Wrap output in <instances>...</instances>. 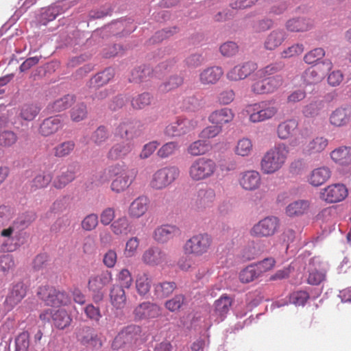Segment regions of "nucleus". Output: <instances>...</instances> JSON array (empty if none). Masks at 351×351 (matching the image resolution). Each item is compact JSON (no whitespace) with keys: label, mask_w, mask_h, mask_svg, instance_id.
Wrapping results in <instances>:
<instances>
[{"label":"nucleus","mask_w":351,"mask_h":351,"mask_svg":"<svg viewBox=\"0 0 351 351\" xmlns=\"http://www.w3.org/2000/svg\"><path fill=\"white\" fill-rule=\"evenodd\" d=\"M179 176L180 170L177 167L169 166L159 169L153 174L150 186L156 190L163 189L172 184Z\"/></svg>","instance_id":"nucleus-7"},{"label":"nucleus","mask_w":351,"mask_h":351,"mask_svg":"<svg viewBox=\"0 0 351 351\" xmlns=\"http://www.w3.org/2000/svg\"><path fill=\"white\" fill-rule=\"evenodd\" d=\"M152 70L149 66H143L134 69L131 73L130 81L132 82L139 83L146 80L150 76Z\"/></svg>","instance_id":"nucleus-46"},{"label":"nucleus","mask_w":351,"mask_h":351,"mask_svg":"<svg viewBox=\"0 0 351 351\" xmlns=\"http://www.w3.org/2000/svg\"><path fill=\"white\" fill-rule=\"evenodd\" d=\"M309 208L306 200H298L290 203L286 208V214L289 217L300 216L304 214Z\"/></svg>","instance_id":"nucleus-39"},{"label":"nucleus","mask_w":351,"mask_h":351,"mask_svg":"<svg viewBox=\"0 0 351 351\" xmlns=\"http://www.w3.org/2000/svg\"><path fill=\"white\" fill-rule=\"evenodd\" d=\"M178 149L179 145L177 142H168L158 150L157 155L160 158H166L173 155Z\"/></svg>","instance_id":"nucleus-53"},{"label":"nucleus","mask_w":351,"mask_h":351,"mask_svg":"<svg viewBox=\"0 0 351 351\" xmlns=\"http://www.w3.org/2000/svg\"><path fill=\"white\" fill-rule=\"evenodd\" d=\"M276 261L274 258L269 257L263 259L258 262L255 265H253L256 271L258 276L260 277L264 273L267 272L272 269L275 266Z\"/></svg>","instance_id":"nucleus-54"},{"label":"nucleus","mask_w":351,"mask_h":351,"mask_svg":"<svg viewBox=\"0 0 351 351\" xmlns=\"http://www.w3.org/2000/svg\"><path fill=\"white\" fill-rule=\"evenodd\" d=\"M333 64L330 60H325L321 65L310 67L303 75L305 82L308 84H317L322 80L327 71L332 69Z\"/></svg>","instance_id":"nucleus-14"},{"label":"nucleus","mask_w":351,"mask_h":351,"mask_svg":"<svg viewBox=\"0 0 351 351\" xmlns=\"http://www.w3.org/2000/svg\"><path fill=\"white\" fill-rule=\"evenodd\" d=\"M283 83L280 75H275L258 81L253 84L252 91L256 94H267L276 90Z\"/></svg>","instance_id":"nucleus-15"},{"label":"nucleus","mask_w":351,"mask_h":351,"mask_svg":"<svg viewBox=\"0 0 351 351\" xmlns=\"http://www.w3.org/2000/svg\"><path fill=\"white\" fill-rule=\"evenodd\" d=\"M274 22L269 18H263L254 23L252 29L256 33L264 32L274 26Z\"/></svg>","instance_id":"nucleus-60"},{"label":"nucleus","mask_w":351,"mask_h":351,"mask_svg":"<svg viewBox=\"0 0 351 351\" xmlns=\"http://www.w3.org/2000/svg\"><path fill=\"white\" fill-rule=\"evenodd\" d=\"M259 276L253 265L243 269L239 274V279L243 283H248L258 278Z\"/></svg>","instance_id":"nucleus-61"},{"label":"nucleus","mask_w":351,"mask_h":351,"mask_svg":"<svg viewBox=\"0 0 351 351\" xmlns=\"http://www.w3.org/2000/svg\"><path fill=\"white\" fill-rule=\"evenodd\" d=\"M110 229L114 235L125 237L131 232L132 226L128 217L122 216L111 223Z\"/></svg>","instance_id":"nucleus-35"},{"label":"nucleus","mask_w":351,"mask_h":351,"mask_svg":"<svg viewBox=\"0 0 351 351\" xmlns=\"http://www.w3.org/2000/svg\"><path fill=\"white\" fill-rule=\"evenodd\" d=\"M139 125L136 121H123L117 128L116 134L122 138L132 139L140 134Z\"/></svg>","instance_id":"nucleus-25"},{"label":"nucleus","mask_w":351,"mask_h":351,"mask_svg":"<svg viewBox=\"0 0 351 351\" xmlns=\"http://www.w3.org/2000/svg\"><path fill=\"white\" fill-rule=\"evenodd\" d=\"M185 301V297L182 294L176 295L171 300H167L165 306L170 311L174 312L178 311L183 305Z\"/></svg>","instance_id":"nucleus-63"},{"label":"nucleus","mask_w":351,"mask_h":351,"mask_svg":"<svg viewBox=\"0 0 351 351\" xmlns=\"http://www.w3.org/2000/svg\"><path fill=\"white\" fill-rule=\"evenodd\" d=\"M325 56V51L322 48H315L304 56V61L308 64H313Z\"/></svg>","instance_id":"nucleus-62"},{"label":"nucleus","mask_w":351,"mask_h":351,"mask_svg":"<svg viewBox=\"0 0 351 351\" xmlns=\"http://www.w3.org/2000/svg\"><path fill=\"white\" fill-rule=\"evenodd\" d=\"M313 26L309 19L304 17H295L289 19L285 23V28L290 32H303L308 31Z\"/></svg>","instance_id":"nucleus-32"},{"label":"nucleus","mask_w":351,"mask_h":351,"mask_svg":"<svg viewBox=\"0 0 351 351\" xmlns=\"http://www.w3.org/2000/svg\"><path fill=\"white\" fill-rule=\"evenodd\" d=\"M75 148V143L72 141L63 142L53 148L54 156L58 158L69 155Z\"/></svg>","instance_id":"nucleus-49"},{"label":"nucleus","mask_w":351,"mask_h":351,"mask_svg":"<svg viewBox=\"0 0 351 351\" xmlns=\"http://www.w3.org/2000/svg\"><path fill=\"white\" fill-rule=\"evenodd\" d=\"M30 347V336L27 331L20 332L15 338L14 351H29Z\"/></svg>","instance_id":"nucleus-48"},{"label":"nucleus","mask_w":351,"mask_h":351,"mask_svg":"<svg viewBox=\"0 0 351 351\" xmlns=\"http://www.w3.org/2000/svg\"><path fill=\"white\" fill-rule=\"evenodd\" d=\"M87 116L86 106L83 103L79 104L73 107L71 111V117L73 121H80Z\"/></svg>","instance_id":"nucleus-59"},{"label":"nucleus","mask_w":351,"mask_h":351,"mask_svg":"<svg viewBox=\"0 0 351 351\" xmlns=\"http://www.w3.org/2000/svg\"><path fill=\"white\" fill-rule=\"evenodd\" d=\"M114 70L111 68H108L93 76L89 80L88 86L90 89H97L108 84L114 77Z\"/></svg>","instance_id":"nucleus-33"},{"label":"nucleus","mask_w":351,"mask_h":351,"mask_svg":"<svg viewBox=\"0 0 351 351\" xmlns=\"http://www.w3.org/2000/svg\"><path fill=\"white\" fill-rule=\"evenodd\" d=\"M15 266V261L12 255L7 254L0 256V273L1 274L7 276L14 271Z\"/></svg>","instance_id":"nucleus-44"},{"label":"nucleus","mask_w":351,"mask_h":351,"mask_svg":"<svg viewBox=\"0 0 351 351\" xmlns=\"http://www.w3.org/2000/svg\"><path fill=\"white\" fill-rule=\"evenodd\" d=\"M108 174L114 178L112 181L111 190L117 193L125 191L136 178V171L129 169L123 163H117L108 169Z\"/></svg>","instance_id":"nucleus-2"},{"label":"nucleus","mask_w":351,"mask_h":351,"mask_svg":"<svg viewBox=\"0 0 351 351\" xmlns=\"http://www.w3.org/2000/svg\"><path fill=\"white\" fill-rule=\"evenodd\" d=\"M112 274L109 271H103L101 273L90 277L88 282V289L92 293L93 300L97 303L104 298V288L112 281Z\"/></svg>","instance_id":"nucleus-8"},{"label":"nucleus","mask_w":351,"mask_h":351,"mask_svg":"<svg viewBox=\"0 0 351 351\" xmlns=\"http://www.w3.org/2000/svg\"><path fill=\"white\" fill-rule=\"evenodd\" d=\"M257 69V64L252 62H247L241 65H237L230 70L227 78L231 81H238L246 78Z\"/></svg>","instance_id":"nucleus-19"},{"label":"nucleus","mask_w":351,"mask_h":351,"mask_svg":"<svg viewBox=\"0 0 351 351\" xmlns=\"http://www.w3.org/2000/svg\"><path fill=\"white\" fill-rule=\"evenodd\" d=\"M286 39V33L283 29L272 30L264 41V47L267 50H274L280 46Z\"/></svg>","instance_id":"nucleus-29"},{"label":"nucleus","mask_w":351,"mask_h":351,"mask_svg":"<svg viewBox=\"0 0 351 351\" xmlns=\"http://www.w3.org/2000/svg\"><path fill=\"white\" fill-rule=\"evenodd\" d=\"M212 244L213 239L210 234L198 233L186 240L183 250L186 254L201 256L209 251Z\"/></svg>","instance_id":"nucleus-5"},{"label":"nucleus","mask_w":351,"mask_h":351,"mask_svg":"<svg viewBox=\"0 0 351 351\" xmlns=\"http://www.w3.org/2000/svg\"><path fill=\"white\" fill-rule=\"evenodd\" d=\"M331 176V171L327 167H321L313 169L308 178L309 183L319 186L325 183Z\"/></svg>","instance_id":"nucleus-36"},{"label":"nucleus","mask_w":351,"mask_h":351,"mask_svg":"<svg viewBox=\"0 0 351 351\" xmlns=\"http://www.w3.org/2000/svg\"><path fill=\"white\" fill-rule=\"evenodd\" d=\"M253 149V145L250 139L243 138L239 140L234 147V152L237 155L243 157L249 156Z\"/></svg>","instance_id":"nucleus-45"},{"label":"nucleus","mask_w":351,"mask_h":351,"mask_svg":"<svg viewBox=\"0 0 351 351\" xmlns=\"http://www.w3.org/2000/svg\"><path fill=\"white\" fill-rule=\"evenodd\" d=\"M197 125L198 121L195 119L178 117L165 128V133L171 137L180 136L193 131Z\"/></svg>","instance_id":"nucleus-10"},{"label":"nucleus","mask_w":351,"mask_h":351,"mask_svg":"<svg viewBox=\"0 0 351 351\" xmlns=\"http://www.w3.org/2000/svg\"><path fill=\"white\" fill-rule=\"evenodd\" d=\"M279 228V220L276 217H266L255 223L250 230L252 237H269L276 234Z\"/></svg>","instance_id":"nucleus-9"},{"label":"nucleus","mask_w":351,"mask_h":351,"mask_svg":"<svg viewBox=\"0 0 351 351\" xmlns=\"http://www.w3.org/2000/svg\"><path fill=\"white\" fill-rule=\"evenodd\" d=\"M289 149L285 143H278L268 150L261 161V171L264 174H273L285 165Z\"/></svg>","instance_id":"nucleus-1"},{"label":"nucleus","mask_w":351,"mask_h":351,"mask_svg":"<svg viewBox=\"0 0 351 351\" xmlns=\"http://www.w3.org/2000/svg\"><path fill=\"white\" fill-rule=\"evenodd\" d=\"M298 127V123L295 119H287L280 123L277 127V135L282 140L290 138Z\"/></svg>","instance_id":"nucleus-38"},{"label":"nucleus","mask_w":351,"mask_h":351,"mask_svg":"<svg viewBox=\"0 0 351 351\" xmlns=\"http://www.w3.org/2000/svg\"><path fill=\"white\" fill-rule=\"evenodd\" d=\"M99 223L97 214L90 213L86 215L81 222V227L85 231H92L96 228Z\"/></svg>","instance_id":"nucleus-58"},{"label":"nucleus","mask_w":351,"mask_h":351,"mask_svg":"<svg viewBox=\"0 0 351 351\" xmlns=\"http://www.w3.org/2000/svg\"><path fill=\"white\" fill-rule=\"evenodd\" d=\"M75 178L74 173L72 171L67 170L62 172L61 175L57 176L53 181V186L56 189H62Z\"/></svg>","instance_id":"nucleus-55"},{"label":"nucleus","mask_w":351,"mask_h":351,"mask_svg":"<svg viewBox=\"0 0 351 351\" xmlns=\"http://www.w3.org/2000/svg\"><path fill=\"white\" fill-rule=\"evenodd\" d=\"M160 314V306L149 302H144L138 304L134 310L135 318L139 320L156 318Z\"/></svg>","instance_id":"nucleus-17"},{"label":"nucleus","mask_w":351,"mask_h":351,"mask_svg":"<svg viewBox=\"0 0 351 351\" xmlns=\"http://www.w3.org/2000/svg\"><path fill=\"white\" fill-rule=\"evenodd\" d=\"M234 117V113L232 109L223 108L211 112L208 117V121L212 124L216 125L221 128L223 125L232 121Z\"/></svg>","instance_id":"nucleus-23"},{"label":"nucleus","mask_w":351,"mask_h":351,"mask_svg":"<svg viewBox=\"0 0 351 351\" xmlns=\"http://www.w3.org/2000/svg\"><path fill=\"white\" fill-rule=\"evenodd\" d=\"M223 74V69L219 66H210L204 69L199 73V81L203 85L216 84Z\"/></svg>","instance_id":"nucleus-27"},{"label":"nucleus","mask_w":351,"mask_h":351,"mask_svg":"<svg viewBox=\"0 0 351 351\" xmlns=\"http://www.w3.org/2000/svg\"><path fill=\"white\" fill-rule=\"evenodd\" d=\"M52 319L56 327L64 329L71 324L72 318L64 309L60 308L53 312Z\"/></svg>","instance_id":"nucleus-40"},{"label":"nucleus","mask_w":351,"mask_h":351,"mask_svg":"<svg viewBox=\"0 0 351 351\" xmlns=\"http://www.w3.org/2000/svg\"><path fill=\"white\" fill-rule=\"evenodd\" d=\"M27 287L23 282L14 283L3 302L6 311H12L25 297Z\"/></svg>","instance_id":"nucleus-13"},{"label":"nucleus","mask_w":351,"mask_h":351,"mask_svg":"<svg viewBox=\"0 0 351 351\" xmlns=\"http://www.w3.org/2000/svg\"><path fill=\"white\" fill-rule=\"evenodd\" d=\"M139 244L140 240L137 237L130 238L125 243L124 255L128 258L134 256L137 254Z\"/></svg>","instance_id":"nucleus-56"},{"label":"nucleus","mask_w":351,"mask_h":351,"mask_svg":"<svg viewBox=\"0 0 351 351\" xmlns=\"http://www.w3.org/2000/svg\"><path fill=\"white\" fill-rule=\"evenodd\" d=\"M348 195L346 185L332 184L323 189L320 192V198L327 203H337L343 201Z\"/></svg>","instance_id":"nucleus-12"},{"label":"nucleus","mask_w":351,"mask_h":351,"mask_svg":"<svg viewBox=\"0 0 351 351\" xmlns=\"http://www.w3.org/2000/svg\"><path fill=\"white\" fill-rule=\"evenodd\" d=\"M111 304L117 309H122L127 302V296L124 288L119 285H114L110 291Z\"/></svg>","instance_id":"nucleus-30"},{"label":"nucleus","mask_w":351,"mask_h":351,"mask_svg":"<svg viewBox=\"0 0 351 351\" xmlns=\"http://www.w3.org/2000/svg\"><path fill=\"white\" fill-rule=\"evenodd\" d=\"M149 199L145 196H139L132 202L128 208V215L132 219H138L148 210Z\"/></svg>","instance_id":"nucleus-24"},{"label":"nucleus","mask_w":351,"mask_h":351,"mask_svg":"<svg viewBox=\"0 0 351 351\" xmlns=\"http://www.w3.org/2000/svg\"><path fill=\"white\" fill-rule=\"evenodd\" d=\"M180 228L171 224H165L158 227L154 232V239L158 243H165L174 237L179 236Z\"/></svg>","instance_id":"nucleus-20"},{"label":"nucleus","mask_w":351,"mask_h":351,"mask_svg":"<svg viewBox=\"0 0 351 351\" xmlns=\"http://www.w3.org/2000/svg\"><path fill=\"white\" fill-rule=\"evenodd\" d=\"M151 101V95L148 93H143L134 97L131 100V104L134 109H143L149 106Z\"/></svg>","instance_id":"nucleus-51"},{"label":"nucleus","mask_w":351,"mask_h":351,"mask_svg":"<svg viewBox=\"0 0 351 351\" xmlns=\"http://www.w3.org/2000/svg\"><path fill=\"white\" fill-rule=\"evenodd\" d=\"M330 155L336 164L351 169V147L340 146L332 150Z\"/></svg>","instance_id":"nucleus-26"},{"label":"nucleus","mask_w":351,"mask_h":351,"mask_svg":"<svg viewBox=\"0 0 351 351\" xmlns=\"http://www.w3.org/2000/svg\"><path fill=\"white\" fill-rule=\"evenodd\" d=\"M261 183V174L255 170L245 171L240 174L239 178V184L245 191H256L259 189Z\"/></svg>","instance_id":"nucleus-16"},{"label":"nucleus","mask_w":351,"mask_h":351,"mask_svg":"<svg viewBox=\"0 0 351 351\" xmlns=\"http://www.w3.org/2000/svg\"><path fill=\"white\" fill-rule=\"evenodd\" d=\"M38 296L46 305L54 307L66 306L71 302L66 292L49 286L40 287L38 291Z\"/></svg>","instance_id":"nucleus-6"},{"label":"nucleus","mask_w":351,"mask_h":351,"mask_svg":"<svg viewBox=\"0 0 351 351\" xmlns=\"http://www.w3.org/2000/svg\"><path fill=\"white\" fill-rule=\"evenodd\" d=\"M135 286L137 293L141 296L146 295L150 290L151 279L146 273L138 274L136 276Z\"/></svg>","instance_id":"nucleus-42"},{"label":"nucleus","mask_w":351,"mask_h":351,"mask_svg":"<svg viewBox=\"0 0 351 351\" xmlns=\"http://www.w3.org/2000/svg\"><path fill=\"white\" fill-rule=\"evenodd\" d=\"M278 105L274 101H262L246 106L245 111L252 123L263 122L272 119L278 112Z\"/></svg>","instance_id":"nucleus-4"},{"label":"nucleus","mask_w":351,"mask_h":351,"mask_svg":"<svg viewBox=\"0 0 351 351\" xmlns=\"http://www.w3.org/2000/svg\"><path fill=\"white\" fill-rule=\"evenodd\" d=\"M166 259L165 252L158 247H149L143 253L141 257L143 263L151 267L161 265L166 261Z\"/></svg>","instance_id":"nucleus-18"},{"label":"nucleus","mask_w":351,"mask_h":351,"mask_svg":"<svg viewBox=\"0 0 351 351\" xmlns=\"http://www.w3.org/2000/svg\"><path fill=\"white\" fill-rule=\"evenodd\" d=\"M62 127V121L60 116L51 117L45 119L39 129L40 133L45 136L56 133Z\"/></svg>","instance_id":"nucleus-31"},{"label":"nucleus","mask_w":351,"mask_h":351,"mask_svg":"<svg viewBox=\"0 0 351 351\" xmlns=\"http://www.w3.org/2000/svg\"><path fill=\"white\" fill-rule=\"evenodd\" d=\"M74 101V96L70 95H65L51 104L50 106L51 109L53 112H61L69 108Z\"/></svg>","instance_id":"nucleus-47"},{"label":"nucleus","mask_w":351,"mask_h":351,"mask_svg":"<svg viewBox=\"0 0 351 351\" xmlns=\"http://www.w3.org/2000/svg\"><path fill=\"white\" fill-rule=\"evenodd\" d=\"M329 122L335 127H343L351 123V106L336 108L330 113Z\"/></svg>","instance_id":"nucleus-21"},{"label":"nucleus","mask_w":351,"mask_h":351,"mask_svg":"<svg viewBox=\"0 0 351 351\" xmlns=\"http://www.w3.org/2000/svg\"><path fill=\"white\" fill-rule=\"evenodd\" d=\"M233 299L227 294H223L214 303L215 313L223 320L231 308Z\"/></svg>","instance_id":"nucleus-37"},{"label":"nucleus","mask_w":351,"mask_h":351,"mask_svg":"<svg viewBox=\"0 0 351 351\" xmlns=\"http://www.w3.org/2000/svg\"><path fill=\"white\" fill-rule=\"evenodd\" d=\"M210 149V144L202 138L191 143L187 148L188 153L193 156H202Z\"/></svg>","instance_id":"nucleus-41"},{"label":"nucleus","mask_w":351,"mask_h":351,"mask_svg":"<svg viewBox=\"0 0 351 351\" xmlns=\"http://www.w3.org/2000/svg\"><path fill=\"white\" fill-rule=\"evenodd\" d=\"M51 179L52 176L49 173L38 174L32 181V190L35 191L47 186L51 182Z\"/></svg>","instance_id":"nucleus-50"},{"label":"nucleus","mask_w":351,"mask_h":351,"mask_svg":"<svg viewBox=\"0 0 351 351\" xmlns=\"http://www.w3.org/2000/svg\"><path fill=\"white\" fill-rule=\"evenodd\" d=\"M323 107L322 101H312L304 107L302 112L306 117H314L319 114Z\"/></svg>","instance_id":"nucleus-52"},{"label":"nucleus","mask_w":351,"mask_h":351,"mask_svg":"<svg viewBox=\"0 0 351 351\" xmlns=\"http://www.w3.org/2000/svg\"><path fill=\"white\" fill-rule=\"evenodd\" d=\"M217 170L216 162L210 158L195 159L188 169L189 178L193 182H202L214 176Z\"/></svg>","instance_id":"nucleus-3"},{"label":"nucleus","mask_w":351,"mask_h":351,"mask_svg":"<svg viewBox=\"0 0 351 351\" xmlns=\"http://www.w3.org/2000/svg\"><path fill=\"white\" fill-rule=\"evenodd\" d=\"M133 147V143L130 141L117 143L109 150L107 157L112 160L124 158L132 151Z\"/></svg>","instance_id":"nucleus-28"},{"label":"nucleus","mask_w":351,"mask_h":351,"mask_svg":"<svg viewBox=\"0 0 351 351\" xmlns=\"http://www.w3.org/2000/svg\"><path fill=\"white\" fill-rule=\"evenodd\" d=\"M141 328L138 326L130 325L124 328L115 337L112 347L119 349L127 344L135 343L141 336Z\"/></svg>","instance_id":"nucleus-11"},{"label":"nucleus","mask_w":351,"mask_h":351,"mask_svg":"<svg viewBox=\"0 0 351 351\" xmlns=\"http://www.w3.org/2000/svg\"><path fill=\"white\" fill-rule=\"evenodd\" d=\"M117 280L120 286L123 288L129 289L132 284V277L130 271L128 269H122L117 276Z\"/></svg>","instance_id":"nucleus-64"},{"label":"nucleus","mask_w":351,"mask_h":351,"mask_svg":"<svg viewBox=\"0 0 351 351\" xmlns=\"http://www.w3.org/2000/svg\"><path fill=\"white\" fill-rule=\"evenodd\" d=\"M176 288L174 282H162L155 285L154 291L158 298H164L171 294Z\"/></svg>","instance_id":"nucleus-43"},{"label":"nucleus","mask_w":351,"mask_h":351,"mask_svg":"<svg viewBox=\"0 0 351 351\" xmlns=\"http://www.w3.org/2000/svg\"><path fill=\"white\" fill-rule=\"evenodd\" d=\"M328 141L323 136H316L311 139L303 148L306 154H318L322 153L327 147Z\"/></svg>","instance_id":"nucleus-34"},{"label":"nucleus","mask_w":351,"mask_h":351,"mask_svg":"<svg viewBox=\"0 0 351 351\" xmlns=\"http://www.w3.org/2000/svg\"><path fill=\"white\" fill-rule=\"evenodd\" d=\"M215 199V193L212 189H202L197 191L194 206L197 210H204L212 207Z\"/></svg>","instance_id":"nucleus-22"},{"label":"nucleus","mask_w":351,"mask_h":351,"mask_svg":"<svg viewBox=\"0 0 351 351\" xmlns=\"http://www.w3.org/2000/svg\"><path fill=\"white\" fill-rule=\"evenodd\" d=\"M304 50V47L302 44L296 43L285 49L281 52L280 56L282 58H291L300 56L303 53Z\"/></svg>","instance_id":"nucleus-57"}]
</instances>
